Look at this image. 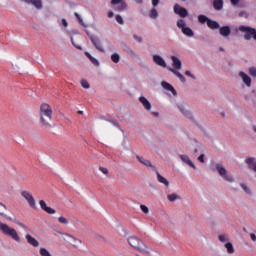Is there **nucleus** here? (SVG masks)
<instances>
[{"mask_svg": "<svg viewBox=\"0 0 256 256\" xmlns=\"http://www.w3.org/2000/svg\"><path fill=\"white\" fill-rule=\"evenodd\" d=\"M239 17H244V19H248L249 18V14L247 13V11H241L239 12Z\"/></svg>", "mask_w": 256, "mask_h": 256, "instance_id": "nucleus-44", "label": "nucleus"}, {"mask_svg": "<svg viewBox=\"0 0 256 256\" xmlns=\"http://www.w3.org/2000/svg\"><path fill=\"white\" fill-rule=\"evenodd\" d=\"M75 17L77 18L79 23L82 25V27H85V23L83 22V18H81V15H79V13L76 12Z\"/></svg>", "mask_w": 256, "mask_h": 256, "instance_id": "nucleus-38", "label": "nucleus"}, {"mask_svg": "<svg viewBox=\"0 0 256 256\" xmlns=\"http://www.w3.org/2000/svg\"><path fill=\"white\" fill-rule=\"evenodd\" d=\"M114 15H115V14L113 13V11H109V12H108V17H109V19L113 18Z\"/></svg>", "mask_w": 256, "mask_h": 256, "instance_id": "nucleus-53", "label": "nucleus"}, {"mask_svg": "<svg viewBox=\"0 0 256 256\" xmlns=\"http://www.w3.org/2000/svg\"><path fill=\"white\" fill-rule=\"evenodd\" d=\"M6 211H7V206L0 202V215H1V217H5L8 221H11V217L5 215Z\"/></svg>", "mask_w": 256, "mask_h": 256, "instance_id": "nucleus-27", "label": "nucleus"}, {"mask_svg": "<svg viewBox=\"0 0 256 256\" xmlns=\"http://www.w3.org/2000/svg\"><path fill=\"white\" fill-rule=\"evenodd\" d=\"M248 73H249V75H251V77L256 78V68L255 67H250L248 69Z\"/></svg>", "mask_w": 256, "mask_h": 256, "instance_id": "nucleus-36", "label": "nucleus"}, {"mask_svg": "<svg viewBox=\"0 0 256 256\" xmlns=\"http://www.w3.org/2000/svg\"><path fill=\"white\" fill-rule=\"evenodd\" d=\"M110 123H112V125H114V127H117L118 129H121V125H119V122H117V120L112 119V120H108Z\"/></svg>", "mask_w": 256, "mask_h": 256, "instance_id": "nucleus-42", "label": "nucleus"}, {"mask_svg": "<svg viewBox=\"0 0 256 256\" xmlns=\"http://www.w3.org/2000/svg\"><path fill=\"white\" fill-rule=\"evenodd\" d=\"M139 101L143 105L144 109H146V111H151V102H149V100L145 98V96H140Z\"/></svg>", "mask_w": 256, "mask_h": 256, "instance_id": "nucleus-22", "label": "nucleus"}, {"mask_svg": "<svg viewBox=\"0 0 256 256\" xmlns=\"http://www.w3.org/2000/svg\"><path fill=\"white\" fill-rule=\"evenodd\" d=\"M240 187L243 189V191H245V193L247 195H251V189L249 187H247V185L242 183V184H240Z\"/></svg>", "mask_w": 256, "mask_h": 256, "instance_id": "nucleus-34", "label": "nucleus"}, {"mask_svg": "<svg viewBox=\"0 0 256 256\" xmlns=\"http://www.w3.org/2000/svg\"><path fill=\"white\" fill-rule=\"evenodd\" d=\"M110 5L118 13L127 11V2L125 0H111Z\"/></svg>", "mask_w": 256, "mask_h": 256, "instance_id": "nucleus-8", "label": "nucleus"}, {"mask_svg": "<svg viewBox=\"0 0 256 256\" xmlns=\"http://www.w3.org/2000/svg\"><path fill=\"white\" fill-rule=\"evenodd\" d=\"M26 241L29 243V245H32V247H39V241H37V239L30 234L26 235Z\"/></svg>", "mask_w": 256, "mask_h": 256, "instance_id": "nucleus-24", "label": "nucleus"}, {"mask_svg": "<svg viewBox=\"0 0 256 256\" xmlns=\"http://www.w3.org/2000/svg\"><path fill=\"white\" fill-rule=\"evenodd\" d=\"M21 195L25 198L28 205H30V207H32V209L37 208V204L35 203V198L29 191L24 190L21 192Z\"/></svg>", "mask_w": 256, "mask_h": 256, "instance_id": "nucleus-10", "label": "nucleus"}, {"mask_svg": "<svg viewBox=\"0 0 256 256\" xmlns=\"http://www.w3.org/2000/svg\"><path fill=\"white\" fill-rule=\"evenodd\" d=\"M219 29V33L222 37H229V35H231V27L230 26H220Z\"/></svg>", "mask_w": 256, "mask_h": 256, "instance_id": "nucleus-21", "label": "nucleus"}, {"mask_svg": "<svg viewBox=\"0 0 256 256\" xmlns=\"http://www.w3.org/2000/svg\"><path fill=\"white\" fill-rule=\"evenodd\" d=\"M154 172L156 173L157 181L159 183H162V185H165V187H169V180H167L165 177H163L157 169Z\"/></svg>", "mask_w": 256, "mask_h": 256, "instance_id": "nucleus-23", "label": "nucleus"}, {"mask_svg": "<svg viewBox=\"0 0 256 256\" xmlns=\"http://www.w3.org/2000/svg\"><path fill=\"white\" fill-rule=\"evenodd\" d=\"M177 108L182 113V115H184V117H186L190 121H193V114L191 113V111L187 110V108H185L182 104H177Z\"/></svg>", "mask_w": 256, "mask_h": 256, "instance_id": "nucleus-17", "label": "nucleus"}, {"mask_svg": "<svg viewBox=\"0 0 256 256\" xmlns=\"http://www.w3.org/2000/svg\"><path fill=\"white\" fill-rule=\"evenodd\" d=\"M136 159H137V161H139V163H141L145 167H148L149 169H151L153 171H157V168L155 166H153V164L151 163V160H147L143 156H139V155H136Z\"/></svg>", "mask_w": 256, "mask_h": 256, "instance_id": "nucleus-12", "label": "nucleus"}, {"mask_svg": "<svg viewBox=\"0 0 256 256\" xmlns=\"http://www.w3.org/2000/svg\"><path fill=\"white\" fill-rule=\"evenodd\" d=\"M152 59H153L154 63L156 65H158L159 67H163V69H168L167 62L160 55L155 54L152 56Z\"/></svg>", "mask_w": 256, "mask_h": 256, "instance_id": "nucleus-13", "label": "nucleus"}, {"mask_svg": "<svg viewBox=\"0 0 256 256\" xmlns=\"http://www.w3.org/2000/svg\"><path fill=\"white\" fill-rule=\"evenodd\" d=\"M161 87H163V89H165L166 91H171L174 97L177 96V90H175L173 85L169 84V82L162 81Z\"/></svg>", "mask_w": 256, "mask_h": 256, "instance_id": "nucleus-20", "label": "nucleus"}, {"mask_svg": "<svg viewBox=\"0 0 256 256\" xmlns=\"http://www.w3.org/2000/svg\"><path fill=\"white\" fill-rule=\"evenodd\" d=\"M88 37L97 51L105 53V48H103V44H101V39L99 37L90 34H88Z\"/></svg>", "mask_w": 256, "mask_h": 256, "instance_id": "nucleus-9", "label": "nucleus"}, {"mask_svg": "<svg viewBox=\"0 0 256 256\" xmlns=\"http://www.w3.org/2000/svg\"><path fill=\"white\" fill-rule=\"evenodd\" d=\"M111 61H113V63H119V61H121V56H119L118 53H113L111 55Z\"/></svg>", "mask_w": 256, "mask_h": 256, "instance_id": "nucleus-33", "label": "nucleus"}, {"mask_svg": "<svg viewBox=\"0 0 256 256\" xmlns=\"http://www.w3.org/2000/svg\"><path fill=\"white\" fill-rule=\"evenodd\" d=\"M59 223H61L62 225H69V220H67V218L61 216L58 218Z\"/></svg>", "mask_w": 256, "mask_h": 256, "instance_id": "nucleus-35", "label": "nucleus"}, {"mask_svg": "<svg viewBox=\"0 0 256 256\" xmlns=\"http://www.w3.org/2000/svg\"><path fill=\"white\" fill-rule=\"evenodd\" d=\"M174 13L176 15H179V17H187V15H189V12L187 11V9L181 7V5L179 4L174 5Z\"/></svg>", "mask_w": 256, "mask_h": 256, "instance_id": "nucleus-15", "label": "nucleus"}, {"mask_svg": "<svg viewBox=\"0 0 256 256\" xmlns=\"http://www.w3.org/2000/svg\"><path fill=\"white\" fill-rule=\"evenodd\" d=\"M81 87H83L84 89H89V87H91L89 85V82H87V80H81Z\"/></svg>", "mask_w": 256, "mask_h": 256, "instance_id": "nucleus-40", "label": "nucleus"}, {"mask_svg": "<svg viewBox=\"0 0 256 256\" xmlns=\"http://www.w3.org/2000/svg\"><path fill=\"white\" fill-rule=\"evenodd\" d=\"M78 115H83V111H82V110H79V111H78Z\"/></svg>", "mask_w": 256, "mask_h": 256, "instance_id": "nucleus-57", "label": "nucleus"}, {"mask_svg": "<svg viewBox=\"0 0 256 256\" xmlns=\"http://www.w3.org/2000/svg\"><path fill=\"white\" fill-rule=\"evenodd\" d=\"M198 152H199V150H198V149H195V150H194V153H198Z\"/></svg>", "mask_w": 256, "mask_h": 256, "instance_id": "nucleus-59", "label": "nucleus"}, {"mask_svg": "<svg viewBox=\"0 0 256 256\" xmlns=\"http://www.w3.org/2000/svg\"><path fill=\"white\" fill-rule=\"evenodd\" d=\"M28 5H33L36 9H43V2L41 0H22Z\"/></svg>", "mask_w": 256, "mask_h": 256, "instance_id": "nucleus-19", "label": "nucleus"}, {"mask_svg": "<svg viewBox=\"0 0 256 256\" xmlns=\"http://www.w3.org/2000/svg\"><path fill=\"white\" fill-rule=\"evenodd\" d=\"M212 171H216L224 181H227L228 183H233L235 181V178H233V175L231 173H228L227 168L223 166L221 163H213L212 164Z\"/></svg>", "mask_w": 256, "mask_h": 256, "instance_id": "nucleus-5", "label": "nucleus"}, {"mask_svg": "<svg viewBox=\"0 0 256 256\" xmlns=\"http://www.w3.org/2000/svg\"><path fill=\"white\" fill-rule=\"evenodd\" d=\"M0 233H2V235H4L5 237H9L10 239H13V241H16V243H21V237L19 236V233H17V230H15V228L1 221H0Z\"/></svg>", "mask_w": 256, "mask_h": 256, "instance_id": "nucleus-4", "label": "nucleus"}, {"mask_svg": "<svg viewBox=\"0 0 256 256\" xmlns=\"http://www.w3.org/2000/svg\"><path fill=\"white\" fill-rule=\"evenodd\" d=\"M207 27H209V29H212L213 31L220 29L219 22L211 19L208 20Z\"/></svg>", "mask_w": 256, "mask_h": 256, "instance_id": "nucleus-25", "label": "nucleus"}, {"mask_svg": "<svg viewBox=\"0 0 256 256\" xmlns=\"http://www.w3.org/2000/svg\"><path fill=\"white\" fill-rule=\"evenodd\" d=\"M62 25L64 27H69V23L67 22V20L65 18L62 19Z\"/></svg>", "mask_w": 256, "mask_h": 256, "instance_id": "nucleus-50", "label": "nucleus"}, {"mask_svg": "<svg viewBox=\"0 0 256 256\" xmlns=\"http://www.w3.org/2000/svg\"><path fill=\"white\" fill-rule=\"evenodd\" d=\"M167 199L170 203H175V201H179V199H181V196L177 193H172L167 195Z\"/></svg>", "mask_w": 256, "mask_h": 256, "instance_id": "nucleus-26", "label": "nucleus"}, {"mask_svg": "<svg viewBox=\"0 0 256 256\" xmlns=\"http://www.w3.org/2000/svg\"><path fill=\"white\" fill-rule=\"evenodd\" d=\"M159 17V12H157V9L152 8L149 12V18L150 19H157Z\"/></svg>", "mask_w": 256, "mask_h": 256, "instance_id": "nucleus-31", "label": "nucleus"}, {"mask_svg": "<svg viewBox=\"0 0 256 256\" xmlns=\"http://www.w3.org/2000/svg\"><path fill=\"white\" fill-rule=\"evenodd\" d=\"M133 39H135V41H138V43H143V37L138 36L137 34L133 35Z\"/></svg>", "mask_w": 256, "mask_h": 256, "instance_id": "nucleus-45", "label": "nucleus"}, {"mask_svg": "<svg viewBox=\"0 0 256 256\" xmlns=\"http://www.w3.org/2000/svg\"><path fill=\"white\" fill-rule=\"evenodd\" d=\"M213 7L216 11H221L223 9V0H214Z\"/></svg>", "mask_w": 256, "mask_h": 256, "instance_id": "nucleus-28", "label": "nucleus"}, {"mask_svg": "<svg viewBox=\"0 0 256 256\" xmlns=\"http://www.w3.org/2000/svg\"><path fill=\"white\" fill-rule=\"evenodd\" d=\"M137 256H139V255H137Z\"/></svg>", "mask_w": 256, "mask_h": 256, "instance_id": "nucleus-60", "label": "nucleus"}, {"mask_svg": "<svg viewBox=\"0 0 256 256\" xmlns=\"http://www.w3.org/2000/svg\"><path fill=\"white\" fill-rule=\"evenodd\" d=\"M230 2L234 6L239 5V0H230Z\"/></svg>", "mask_w": 256, "mask_h": 256, "instance_id": "nucleus-51", "label": "nucleus"}, {"mask_svg": "<svg viewBox=\"0 0 256 256\" xmlns=\"http://www.w3.org/2000/svg\"><path fill=\"white\" fill-rule=\"evenodd\" d=\"M85 55L88 59H90L91 63L94 64L95 67H99V60L93 57L89 52H85Z\"/></svg>", "mask_w": 256, "mask_h": 256, "instance_id": "nucleus-29", "label": "nucleus"}, {"mask_svg": "<svg viewBox=\"0 0 256 256\" xmlns=\"http://www.w3.org/2000/svg\"><path fill=\"white\" fill-rule=\"evenodd\" d=\"M238 31H240V33H244L245 41H251V39H254V41H256V29L255 28H253L251 26L240 25L238 27Z\"/></svg>", "mask_w": 256, "mask_h": 256, "instance_id": "nucleus-6", "label": "nucleus"}, {"mask_svg": "<svg viewBox=\"0 0 256 256\" xmlns=\"http://www.w3.org/2000/svg\"><path fill=\"white\" fill-rule=\"evenodd\" d=\"M153 7H157L159 5V0H152Z\"/></svg>", "mask_w": 256, "mask_h": 256, "instance_id": "nucleus-52", "label": "nucleus"}, {"mask_svg": "<svg viewBox=\"0 0 256 256\" xmlns=\"http://www.w3.org/2000/svg\"><path fill=\"white\" fill-rule=\"evenodd\" d=\"M140 209H141L142 212L145 213V215H149V207H147L146 205L141 204Z\"/></svg>", "mask_w": 256, "mask_h": 256, "instance_id": "nucleus-37", "label": "nucleus"}, {"mask_svg": "<svg viewBox=\"0 0 256 256\" xmlns=\"http://www.w3.org/2000/svg\"><path fill=\"white\" fill-rule=\"evenodd\" d=\"M170 59L172 61V65L174 68L168 67V71H170L171 73H173V75L178 77V79L182 83H185L186 81L185 76H183V74L179 72L183 69V63L181 62V59H179L177 56H171Z\"/></svg>", "mask_w": 256, "mask_h": 256, "instance_id": "nucleus-3", "label": "nucleus"}, {"mask_svg": "<svg viewBox=\"0 0 256 256\" xmlns=\"http://www.w3.org/2000/svg\"><path fill=\"white\" fill-rule=\"evenodd\" d=\"M39 205L42 211H45L46 213H48V215H55V213H57L55 209L48 207L47 203L44 200H40Z\"/></svg>", "mask_w": 256, "mask_h": 256, "instance_id": "nucleus-16", "label": "nucleus"}, {"mask_svg": "<svg viewBox=\"0 0 256 256\" xmlns=\"http://www.w3.org/2000/svg\"><path fill=\"white\" fill-rule=\"evenodd\" d=\"M239 77L242 79V82L244 83V85H246V87H251V77L249 75H247V73L241 71L239 72Z\"/></svg>", "mask_w": 256, "mask_h": 256, "instance_id": "nucleus-18", "label": "nucleus"}, {"mask_svg": "<svg viewBox=\"0 0 256 256\" xmlns=\"http://www.w3.org/2000/svg\"><path fill=\"white\" fill-rule=\"evenodd\" d=\"M198 161H200V163H205V154H201V155L198 157Z\"/></svg>", "mask_w": 256, "mask_h": 256, "instance_id": "nucleus-49", "label": "nucleus"}, {"mask_svg": "<svg viewBox=\"0 0 256 256\" xmlns=\"http://www.w3.org/2000/svg\"><path fill=\"white\" fill-rule=\"evenodd\" d=\"M177 27L178 29H181L183 35H185L186 37H195V32H193V29L187 26L185 20L179 19L177 21Z\"/></svg>", "mask_w": 256, "mask_h": 256, "instance_id": "nucleus-7", "label": "nucleus"}, {"mask_svg": "<svg viewBox=\"0 0 256 256\" xmlns=\"http://www.w3.org/2000/svg\"><path fill=\"white\" fill-rule=\"evenodd\" d=\"M252 129H253V131H255L256 132V126L254 125V126H252Z\"/></svg>", "mask_w": 256, "mask_h": 256, "instance_id": "nucleus-58", "label": "nucleus"}, {"mask_svg": "<svg viewBox=\"0 0 256 256\" xmlns=\"http://www.w3.org/2000/svg\"><path fill=\"white\" fill-rule=\"evenodd\" d=\"M185 76L186 77H191V79H197V77L195 76V75H193L192 73H191V71H189V70H187L186 72H185Z\"/></svg>", "mask_w": 256, "mask_h": 256, "instance_id": "nucleus-46", "label": "nucleus"}, {"mask_svg": "<svg viewBox=\"0 0 256 256\" xmlns=\"http://www.w3.org/2000/svg\"><path fill=\"white\" fill-rule=\"evenodd\" d=\"M99 171H101V173H103L104 175H109V169H107L103 166L99 167Z\"/></svg>", "mask_w": 256, "mask_h": 256, "instance_id": "nucleus-43", "label": "nucleus"}, {"mask_svg": "<svg viewBox=\"0 0 256 256\" xmlns=\"http://www.w3.org/2000/svg\"><path fill=\"white\" fill-rule=\"evenodd\" d=\"M225 247H226L227 253H228L229 255H233V253H235V247H233V243L227 242V243L225 244Z\"/></svg>", "mask_w": 256, "mask_h": 256, "instance_id": "nucleus-30", "label": "nucleus"}, {"mask_svg": "<svg viewBox=\"0 0 256 256\" xmlns=\"http://www.w3.org/2000/svg\"><path fill=\"white\" fill-rule=\"evenodd\" d=\"M127 242L131 247H133V249H136V251H139L140 253H145V255L151 254V248L143 244V241L139 239V237L130 236L127 238Z\"/></svg>", "mask_w": 256, "mask_h": 256, "instance_id": "nucleus-2", "label": "nucleus"}, {"mask_svg": "<svg viewBox=\"0 0 256 256\" xmlns=\"http://www.w3.org/2000/svg\"><path fill=\"white\" fill-rule=\"evenodd\" d=\"M117 23H119V25H123L125 23V21L123 20V17H121V15H116L115 17Z\"/></svg>", "mask_w": 256, "mask_h": 256, "instance_id": "nucleus-39", "label": "nucleus"}, {"mask_svg": "<svg viewBox=\"0 0 256 256\" xmlns=\"http://www.w3.org/2000/svg\"><path fill=\"white\" fill-rule=\"evenodd\" d=\"M151 115H152L153 117H159V112H152Z\"/></svg>", "mask_w": 256, "mask_h": 256, "instance_id": "nucleus-56", "label": "nucleus"}, {"mask_svg": "<svg viewBox=\"0 0 256 256\" xmlns=\"http://www.w3.org/2000/svg\"><path fill=\"white\" fill-rule=\"evenodd\" d=\"M198 21L202 24L209 23V18L203 14H200L198 15Z\"/></svg>", "mask_w": 256, "mask_h": 256, "instance_id": "nucleus-32", "label": "nucleus"}, {"mask_svg": "<svg viewBox=\"0 0 256 256\" xmlns=\"http://www.w3.org/2000/svg\"><path fill=\"white\" fill-rule=\"evenodd\" d=\"M16 224H18L19 227H22L23 229H25V224H23L22 222H16Z\"/></svg>", "mask_w": 256, "mask_h": 256, "instance_id": "nucleus-54", "label": "nucleus"}, {"mask_svg": "<svg viewBox=\"0 0 256 256\" xmlns=\"http://www.w3.org/2000/svg\"><path fill=\"white\" fill-rule=\"evenodd\" d=\"M179 159H181L184 165H188V167H191L192 169H197V167L195 166V164L187 154H180Z\"/></svg>", "mask_w": 256, "mask_h": 256, "instance_id": "nucleus-14", "label": "nucleus"}, {"mask_svg": "<svg viewBox=\"0 0 256 256\" xmlns=\"http://www.w3.org/2000/svg\"><path fill=\"white\" fill-rule=\"evenodd\" d=\"M53 119V109L49 104L44 103L40 106V124L44 129H51L55 124H51Z\"/></svg>", "mask_w": 256, "mask_h": 256, "instance_id": "nucleus-1", "label": "nucleus"}, {"mask_svg": "<svg viewBox=\"0 0 256 256\" xmlns=\"http://www.w3.org/2000/svg\"><path fill=\"white\" fill-rule=\"evenodd\" d=\"M70 39H71L72 45H74V47H75L76 49H79L80 51L83 49L81 46L76 45V43H75V41L73 40V37H72V36L70 37Z\"/></svg>", "mask_w": 256, "mask_h": 256, "instance_id": "nucleus-47", "label": "nucleus"}, {"mask_svg": "<svg viewBox=\"0 0 256 256\" xmlns=\"http://www.w3.org/2000/svg\"><path fill=\"white\" fill-rule=\"evenodd\" d=\"M218 239L221 243H225L227 241V236L225 234L218 235Z\"/></svg>", "mask_w": 256, "mask_h": 256, "instance_id": "nucleus-41", "label": "nucleus"}, {"mask_svg": "<svg viewBox=\"0 0 256 256\" xmlns=\"http://www.w3.org/2000/svg\"><path fill=\"white\" fill-rule=\"evenodd\" d=\"M138 5H143V0H134Z\"/></svg>", "mask_w": 256, "mask_h": 256, "instance_id": "nucleus-55", "label": "nucleus"}, {"mask_svg": "<svg viewBox=\"0 0 256 256\" xmlns=\"http://www.w3.org/2000/svg\"><path fill=\"white\" fill-rule=\"evenodd\" d=\"M66 238H64V241H68L70 243V245H73V247H75V249H77L79 247V245H81V243H83V241H81L80 239H78L77 237L71 235V234H64Z\"/></svg>", "mask_w": 256, "mask_h": 256, "instance_id": "nucleus-11", "label": "nucleus"}, {"mask_svg": "<svg viewBox=\"0 0 256 256\" xmlns=\"http://www.w3.org/2000/svg\"><path fill=\"white\" fill-rule=\"evenodd\" d=\"M127 53L130 55V57H137V54L135 53V51L128 49Z\"/></svg>", "mask_w": 256, "mask_h": 256, "instance_id": "nucleus-48", "label": "nucleus"}]
</instances>
